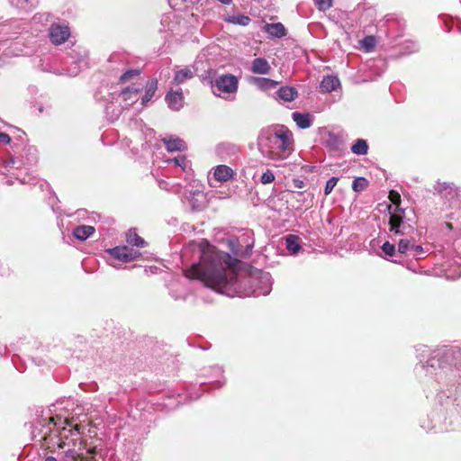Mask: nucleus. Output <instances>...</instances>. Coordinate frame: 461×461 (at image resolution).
Instances as JSON below:
<instances>
[{"label":"nucleus","instance_id":"obj_1","mask_svg":"<svg viewBox=\"0 0 461 461\" xmlns=\"http://www.w3.org/2000/svg\"><path fill=\"white\" fill-rule=\"evenodd\" d=\"M199 261L184 271L185 280L196 279L203 286L229 297H258L272 291L268 272L257 269L246 275L229 270L236 259L208 243L199 249Z\"/></svg>","mask_w":461,"mask_h":461},{"label":"nucleus","instance_id":"obj_2","mask_svg":"<svg viewBox=\"0 0 461 461\" xmlns=\"http://www.w3.org/2000/svg\"><path fill=\"white\" fill-rule=\"evenodd\" d=\"M420 363V372L438 384H451L461 377V349L442 347L430 350L426 345L415 348Z\"/></svg>","mask_w":461,"mask_h":461},{"label":"nucleus","instance_id":"obj_3","mask_svg":"<svg viewBox=\"0 0 461 461\" xmlns=\"http://www.w3.org/2000/svg\"><path fill=\"white\" fill-rule=\"evenodd\" d=\"M294 136L285 126L263 129L258 137V147L260 154L273 161H283L294 151Z\"/></svg>","mask_w":461,"mask_h":461},{"label":"nucleus","instance_id":"obj_4","mask_svg":"<svg viewBox=\"0 0 461 461\" xmlns=\"http://www.w3.org/2000/svg\"><path fill=\"white\" fill-rule=\"evenodd\" d=\"M0 34L8 38L0 41V60L5 62L12 57L29 55V48L23 41L27 40L31 33L21 21L0 24Z\"/></svg>","mask_w":461,"mask_h":461},{"label":"nucleus","instance_id":"obj_5","mask_svg":"<svg viewBox=\"0 0 461 461\" xmlns=\"http://www.w3.org/2000/svg\"><path fill=\"white\" fill-rule=\"evenodd\" d=\"M394 207L390 204L389 211V234L391 238L411 236L418 234L417 219L415 212L411 208L400 207V195L397 193H392Z\"/></svg>","mask_w":461,"mask_h":461},{"label":"nucleus","instance_id":"obj_6","mask_svg":"<svg viewBox=\"0 0 461 461\" xmlns=\"http://www.w3.org/2000/svg\"><path fill=\"white\" fill-rule=\"evenodd\" d=\"M434 191L439 195L447 209L459 206L460 194L458 187L455 184L438 181L434 185Z\"/></svg>","mask_w":461,"mask_h":461},{"label":"nucleus","instance_id":"obj_7","mask_svg":"<svg viewBox=\"0 0 461 461\" xmlns=\"http://www.w3.org/2000/svg\"><path fill=\"white\" fill-rule=\"evenodd\" d=\"M66 63L71 68L68 69L70 76H77L81 70L88 67V52L81 46H74L67 52Z\"/></svg>","mask_w":461,"mask_h":461},{"label":"nucleus","instance_id":"obj_8","mask_svg":"<svg viewBox=\"0 0 461 461\" xmlns=\"http://www.w3.org/2000/svg\"><path fill=\"white\" fill-rule=\"evenodd\" d=\"M238 78L231 74H224L215 77L214 81H210V86L215 95L221 94H233L238 90Z\"/></svg>","mask_w":461,"mask_h":461},{"label":"nucleus","instance_id":"obj_9","mask_svg":"<svg viewBox=\"0 0 461 461\" xmlns=\"http://www.w3.org/2000/svg\"><path fill=\"white\" fill-rule=\"evenodd\" d=\"M71 35L70 28L66 22H53L48 29L50 41L56 46L65 43Z\"/></svg>","mask_w":461,"mask_h":461},{"label":"nucleus","instance_id":"obj_10","mask_svg":"<svg viewBox=\"0 0 461 461\" xmlns=\"http://www.w3.org/2000/svg\"><path fill=\"white\" fill-rule=\"evenodd\" d=\"M437 273L448 280L461 277V256L447 258L437 268Z\"/></svg>","mask_w":461,"mask_h":461},{"label":"nucleus","instance_id":"obj_11","mask_svg":"<svg viewBox=\"0 0 461 461\" xmlns=\"http://www.w3.org/2000/svg\"><path fill=\"white\" fill-rule=\"evenodd\" d=\"M106 253L110 256L109 260L116 259L123 263L131 262L140 257V253L138 250L127 246H117L109 249L106 250Z\"/></svg>","mask_w":461,"mask_h":461},{"label":"nucleus","instance_id":"obj_12","mask_svg":"<svg viewBox=\"0 0 461 461\" xmlns=\"http://www.w3.org/2000/svg\"><path fill=\"white\" fill-rule=\"evenodd\" d=\"M184 197L193 212H201L206 205V196L203 191L185 190Z\"/></svg>","mask_w":461,"mask_h":461},{"label":"nucleus","instance_id":"obj_13","mask_svg":"<svg viewBox=\"0 0 461 461\" xmlns=\"http://www.w3.org/2000/svg\"><path fill=\"white\" fill-rule=\"evenodd\" d=\"M140 88L132 85L121 91L120 96L124 108H129L140 99Z\"/></svg>","mask_w":461,"mask_h":461},{"label":"nucleus","instance_id":"obj_14","mask_svg":"<svg viewBox=\"0 0 461 461\" xmlns=\"http://www.w3.org/2000/svg\"><path fill=\"white\" fill-rule=\"evenodd\" d=\"M165 101L173 111H179L184 106L183 91L179 87L176 90H170L165 96Z\"/></svg>","mask_w":461,"mask_h":461},{"label":"nucleus","instance_id":"obj_15","mask_svg":"<svg viewBox=\"0 0 461 461\" xmlns=\"http://www.w3.org/2000/svg\"><path fill=\"white\" fill-rule=\"evenodd\" d=\"M239 151V147L236 144L230 142H221L216 147V153L222 160H227L231 157L236 156Z\"/></svg>","mask_w":461,"mask_h":461},{"label":"nucleus","instance_id":"obj_16","mask_svg":"<svg viewBox=\"0 0 461 461\" xmlns=\"http://www.w3.org/2000/svg\"><path fill=\"white\" fill-rule=\"evenodd\" d=\"M167 151H184L186 149L185 142L176 136H166L162 139Z\"/></svg>","mask_w":461,"mask_h":461},{"label":"nucleus","instance_id":"obj_17","mask_svg":"<svg viewBox=\"0 0 461 461\" xmlns=\"http://www.w3.org/2000/svg\"><path fill=\"white\" fill-rule=\"evenodd\" d=\"M53 15L50 13H37L32 18V25L35 27V31L41 32L42 28L52 22Z\"/></svg>","mask_w":461,"mask_h":461},{"label":"nucleus","instance_id":"obj_18","mask_svg":"<svg viewBox=\"0 0 461 461\" xmlns=\"http://www.w3.org/2000/svg\"><path fill=\"white\" fill-rule=\"evenodd\" d=\"M10 5L21 13H28L39 5L40 0H8Z\"/></svg>","mask_w":461,"mask_h":461},{"label":"nucleus","instance_id":"obj_19","mask_svg":"<svg viewBox=\"0 0 461 461\" xmlns=\"http://www.w3.org/2000/svg\"><path fill=\"white\" fill-rule=\"evenodd\" d=\"M169 294L175 300H185L189 294V289L179 282H174L169 285Z\"/></svg>","mask_w":461,"mask_h":461},{"label":"nucleus","instance_id":"obj_20","mask_svg":"<svg viewBox=\"0 0 461 461\" xmlns=\"http://www.w3.org/2000/svg\"><path fill=\"white\" fill-rule=\"evenodd\" d=\"M158 79L157 78H149L145 86V94L141 97V105L145 106L147 104L151 101L153 96L155 95V93L158 89Z\"/></svg>","mask_w":461,"mask_h":461},{"label":"nucleus","instance_id":"obj_21","mask_svg":"<svg viewBox=\"0 0 461 461\" xmlns=\"http://www.w3.org/2000/svg\"><path fill=\"white\" fill-rule=\"evenodd\" d=\"M415 242L416 240L414 234H412L411 236L400 237L397 249L398 254H407L410 256V253H411V249Z\"/></svg>","mask_w":461,"mask_h":461},{"label":"nucleus","instance_id":"obj_22","mask_svg":"<svg viewBox=\"0 0 461 461\" xmlns=\"http://www.w3.org/2000/svg\"><path fill=\"white\" fill-rule=\"evenodd\" d=\"M340 86L339 79L336 76H325L321 82L320 87L324 93L335 91Z\"/></svg>","mask_w":461,"mask_h":461},{"label":"nucleus","instance_id":"obj_23","mask_svg":"<svg viewBox=\"0 0 461 461\" xmlns=\"http://www.w3.org/2000/svg\"><path fill=\"white\" fill-rule=\"evenodd\" d=\"M232 176L233 170L226 165H219L214 168L213 176L218 182H225Z\"/></svg>","mask_w":461,"mask_h":461},{"label":"nucleus","instance_id":"obj_24","mask_svg":"<svg viewBox=\"0 0 461 461\" xmlns=\"http://www.w3.org/2000/svg\"><path fill=\"white\" fill-rule=\"evenodd\" d=\"M265 31L274 38H283L286 35V29L281 23H267L265 26Z\"/></svg>","mask_w":461,"mask_h":461},{"label":"nucleus","instance_id":"obj_25","mask_svg":"<svg viewBox=\"0 0 461 461\" xmlns=\"http://www.w3.org/2000/svg\"><path fill=\"white\" fill-rule=\"evenodd\" d=\"M292 118L300 129L304 130V129H308L312 126V120L309 113L294 112L292 113Z\"/></svg>","mask_w":461,"mask_h":461},{"label":"nucleus","instance_id":"obj_26","mask_svg":"<svg viewBox=\"0 0 461 461\" xmlns=\"http://www.w3.org/2000/svg\"><path fill=\"white\" fill-rule=\"evenodd\" d=\"M271 68L264 58H257L252 61L251 71L255 74H268Z\"/></svg>","mask_w":461,"mask_h":461},{"label":"nucleus","instance_id":"obj_27","mask_svg":"<svg viewBox=\"0 0 461 461\" xmlns=\"http://www.w3.org/2000/svg\"><path fill=\"white\" fill-rule=\"evenodd\" d=\"M277 96L285 102L294 101L297 95V90L293 86H282L276 92Z\"/></svg>","mask_w":461,"mask_h":461},{"label":"nucleus","instance_id":"obj_28","mask_svg":"<svg viewBox=\"0 0 461 461\" xmlns=\"http://www.w3.org/2000/svg\"><path fill=\"white\" fill-rule=\"evenodd\" d=\"M194 77V72L190 68H185L175 72L173 82L181 85Z\"/></svg>","mask_w":461,"mask_h":461},{"label":"nucleus","instance_id":"obj_29","mask_svg":"<svg viewBox=\"0 0 461 461\" xmlns=\"http://www.w3.org/2000/svg\"><path fill=\"white\" fill-rule=\"evenodd\" d=\"M95 232V228L89 225H79L73 230L74 237L78 240H86Z\"/></svg>","mask_w":461,"mask_h":461},{"label":"nucleus","instance_id":"obj_30","mask_svg":"<svg viewBox=\"0 0 461 461\" xmlns=\"http://www.w3.org/2000/svg\"><path fill=\"white\" fill-rule=\"evenodd\" d=\"M285 245L286 249L292 255L297 254L302 249L298 236L293 234H289L285 237Z\"/></svg>","mask_w":461,"mask_h":461},{"label":"nucleus","instance_id":"obj_31","mask_svg":"<svg viewBox=\"0 0 461 461\" xmlns=\"http://www.w3.org/2000/svg\"><path fill=\"white\" fill-rule=\"evenodd\" d=\"M123 108L124 107L122 104L116 105L113 103L108 104L105 106V114L108 120L111 122L117 120L122 114Z\"/></svg>","mask_w":461,"mask_h":461},{"label":"nucleus","instance_id":"obj_32","mask_svg":"<svg viewBox=\"0 0 461 461\" xmlns=\"http://www.w3.org/2000/svg\"><path fill=\"white\" fill-rule=\"evenodd\" d=\"M224 21L232 24L247 26L250 23L251 19L248 15L238 14L228 15L224 18Z\"/></svg>","mask_w":461,"mask_h":461},{"label":"nucleus","instance_id":"obj_33","mask_svg":"<svg viewBox=\"0 0 461 461\" xmlns=\"http://www.w3.org/2000/svg\"><path fill=\"white\" fill-rule=\"evenodd\" d=\"M126 241L129 245L138 248L144 247L146 244V241L132 230L128 232Z\"/></svg>","mask_w":461,"mask_h":461},{"label":"nucleus","instance_id":"obj_34","mask_svg":"<svg viewBox=\"0 0 461 461\" xmlns=\"http://www.w3.org/2000/svg\"><path fill=\"white\" fill-rule=\"evenodd\" d=\"M352 153L356 155H366L368 151V145L366 140L363 139H357L351 147Z\"/></svg>","mask_w":461,"mask_h":461},{"label":"nucleus","instance_id":"obj_35","mask_svg":"<svg viewBox=\"0 0 461 461\" xmlns=\"http://www.w3.org/2000/svg\"><path fill=\"white\" fill-rule=\"evenodd\" d=\"M429 252V249L428 247H422L421 245H417L416 242L411 249V253L410 256L415 258L416 260L421 259L426 257V255Z\"/></svg>","mask_w":461,"mask_h":461},{"label":"nucleus","instance_id":"obj_36","mask_svg":"<svg viewBox=\"0 0 461 461\" xmlns=\"http://www.w3.org/2000/svg\"><path fill=\"white\" fill-rule=\"evenodd\" d=\"M419 49V44L416 41H407L402 45L401 51L403 55H410L417 52Z\"/></svg>","mask_w":461,"mask_h":461},{"label":"nucleus","instance_id":"obj_37","mask_svg":"<svg viewBox=\"0 0 461 461\" xmlns=\"http://www.w3.org/2000/svg\"><path fill=\"white\" fill-rule=\"evenodd\" d=\"M257 86L262 90H269L276 86L277 82L266 77L256 78Z\"/></svg>","mask_w":461,"mask_h":461},{"label":"nucleus","instance_id":"obj_38","mask_svg":"<svg viewBox=\"0 0 461 461\" xmlns=\"http://www.w3.org/2000/svg\"><path fill=\"white\" fill-rule=\"evenodd\" d=\"M326 145L334 150H339L341 146V140L336 134L329 133L326 140Z\"/></svg>","mask_w":461,"mask_h":461},{"label":"nucleus","instance_id":"obj_39","mask_svg":"<svg viewBox=\"0 0 461 461\" xmlns=\"http://www.w3.org/2000/svg\"><path fill=\"white\" fill-rule=\"evenodd\" d=\"M140 74V70L138 68L128 69L122 74L119 80L121 83H125L133 77H138Z\"/></svg>","mask_w":461,"mask_h":461},{"label":"nucleus","instance_id":"obj_40","mask_svg":"<svg viewBox=\"0 0 461 461\" xmlns=\"http://www.w3.org/2000/svg\"><path fill=\"white\" fill-rule=\"evenodd\" d=\"M381 249L383 251V253L384 254V257L387 258H391V257H393V256H396V249H395V245L394 244H392L390 243L389 241H385L382 247H381Z\"/></svg>","mask_w":461,"mask_h":461},{"label":"nucleus","instance_id":"obj_41","mask_svg":"<svg viewBox=\"0 0 461 461\" xmlns=\"http://www.w3.org/2000/svg\"><path fill=\"white\" fill-rule=\"evenodd\" d=\"M367 186V180L365 177H357L352 182V189L355 192H361Z\"/></svg>","mask_w":461,"mask_h":461},{"label":"nucleus","instance_id":"obj_42","mask_svg":"<svg viewBox=\"0 0 461 461\" xmlns=\"http://www.w3.org/2000/svg\"><path fill=\"white\" fill-rule=\"evenodd\" d=\"M167 162H173L176 167H179L183 171L188 167V161L185 156H178L175 158L168 159Z\"/></svg>","mask_w":461,"mask_h":461},{"label":"nucleus","instance_id":"obj_43","mask_svg":"<svg viewBox=\"0 0 461 461\" xmlns=\"http://www.w3.org/2000/svg\"><path fill=\"white\" fill-rule=\"evenodd\" d=\"M339 181V177L337 176H332L330 177L327 182H326V185H325V187H324V194L325 195H328L330 194L332 190L334 189V187L336 186L337 183Z\"/></svg>","mask_w":461,"mask_h":461},{"label":"nucleus","instance_id":"obj_44","mask_svg":"<svg viewBox=\"0 0 461 461\" xmlns=\"http://www.w3.org/2000/svg\"><path fill=\"white\" fill-rule=\"evenodd\" d=\"M275 180V175L272 170H266L260 176V182L264 185L270 184Z\"/></svg>","mask_w":461,"mask_h":461},{"label":"nucleus","instance_id":"obj_45","mask_svg":"<svg viewBox=\"0 0 461 461\" xmlns=\"http://www.w3.org/2000/svg\"><path fill=\"white\" fill-rule=\"evenodd\" d=\"M66 456L70 457L73 461H83L84 457L82 456V454L77 452L74 449H68L66 451Z\"/></svg>","mask_w":461,"mask_h":461},{"label":"nucleus","instance_id":"obj_46","mask_svg":"<svg viewBox=\"0 0 461 461\" xmlns=\"http://www.w3.org/2000/svg\"><path fill=\"white\" fill-rule=\"evenodd\" d=\"M315 5L319 10L325 11L332 5V0H315Z\"/></svg>","mask_w":461,"mask_h":461},{"label":"nucleus","instance_id":"obj_47","mask_svg":"<svg viewBox=\"0 0 461 461\" xmlns=\"http://www.w3.org/2000/svg\"><path fill=\"white\" fill-rule=\"evenodd\" d=\"M214 74H215V71L212 70V69H210L208 71H206L203 75V84H207L210 86V81H214Z\"/></svg>","mask_w":461,"mask_h":461},{"label":"nucleus","instance_id":"obj_48","mask_svg":"<svg viewBox=\"0 0 461 461\" xmlns=\"http://www.w3.org/2000/svg\"><path fill=\"white\" fill-rule=\"evenodd\" d=\"M362 44L364 46V48L366 50H371L374 49L375 47V41H374V38L372 36H367L366 38H364L363 41H362Z\"/></svg>","mask_w":461,"mask_h":461},{"label":"nucleus","instance_id":"obj_49","mask_svg":"<svg viewBox=\"0 0 461 461\" xmlns=\"http://www.w3.org/2000/svg\"><path fill=\"white\" fill-rule=\"evenodd\" d=\"M11 142V137L5 133L0 131V143L1 144H9Z\"/></svg>","mask_w":461,"mask_h":461},{"label":"nucleus","instance_id":"obj_50","mask_svg":"<svg viewBox=\"0 0 461 461\" xmlns=\"http://www.w3.org/2000/svg\"><path fill=\"white\" fill-rule=\"evenodd\" d=\"M293 194H294V198L296 199L297 202H299V203L304 202L305 197H304L303 192L298 191V192H293Z\"/></svg>","mask_w":461,"mask_h":461},{"label":"nucleus","instance_id":"obj_51","mask_svg":"<svg viewBox=\"0 0 461 461\" xmlns=\"http://www.w3.org/2000/svg\"><path fill=\"white\" fill-rule=\"evenodd\" d=\"M293 184H294V186L298 189L303 188L305 185V183L299 178L293 179Z\"/></svg>","mask_w":461,"mask_h":461},{"label":"nucleus","instance_id":"obj_52","mask_svg":"<svg viewBox=\"0 0 461 461\" xmlns=\"http://www.w3.org/2000/svg\"><path fill=\"white\" fill-rule=\"evenodd\" d=\"M81 426L79 424H76L72 427V429H69L70 434L73 435H79L81 434Z\"/></svg>","mask_w":461,"mask_h":461},{"label":"nucleus","instance_id":"obj_53","mask_svg":"<svg viewBox=\"0 0 461 461\" xmlns=\"http://www.w3.org/2000/svg\"><path fill=\"white\" fill-rule=\"evenodd\" d=\"M212 370L214 372L215 375H221L223 374L222 367L219 366H212Z\"/></svg>","mask_w":461,"mask_h":461},{"label":"nucleus","instance_id":"obj_54","mask_svg":"<svg viewBox=\"0 0 461 461\" xmlns=\"http://www.w3.org/2000/svg\"><path fill=\"white\" fill-rule=\"evenodd\" d=\"M225 384V379L223 380H215L212 382V385L216 388H221Z\"/></svg>","mask_w":461,"mask_h":461},{"label":"nucleus","instance_id":"obj_55","mask_svg":"<svg viewBox=\"0 0 461 461\" xmlns=\"http://www.w3.org/2000/svg\"><path fill=\"white\" fill-rule=\"evenodd\" d=\"M201 395V393H190L188 398L190 399V401L197 400L200 398Z\"/></svg>","mask_w":461,"mask_h":461},{"label":"nucleus","instance_id":"obj_56","mask_svg":"<svg viewBox=\"0 0 461 461\" xmlns=\"http://www.w3.org/2000/svg\"><path fill=\"white\" fill-rule=\"evenodd\" d=\"M87 453L90 454V455H95L96 454V447H90L89 449H87Z\"/></svg>","mask_w":461,"mask_h":461},{"label":"nucleus","instance_id":"obj_57","mask_svg":"<svg viewBox=\"0 0 461 461\" xmlns=\"http://www.w3.org/2000/svg\"><path fill=\"white\" fill-rule=\"evenodd\" d=\"M44 461H58V459L55 456H48L45 457Z\"/></svg>","mask_w":461,"mask_h":461},{"label":"nucleus","instance_id":"obj_58","mask_svg":"<svg viewBox=\"0 0 461 461\" xmlns=\"http://www.w3.org/2000/svg\"><path fill=\"white\" fill-rule=\"evenodd\" d=\"M445 225L447 229L451 230L452 229V225L451 223H448V222H445Z\"/></svg>","mask_w":461,"mask_h":461},{"label":"nucleus","instance_id":"obj_59","mask_svg":"<svg viewBox=\"0 0 461 461\" xmlns=\"http://www.w3.org/2000/svg\"><path fill=\"white\" fill-rule=\"evenodd\" d=\"M20 182H21L22 184L30 183L29 181H28V182H26V180H25L24 178L20 179Z\"/></svg>","mask_w":461,"mask_h":461},{"label":"nucleus","instance_id":"obj_60","mask_svg":"<svg viewBox=\"0 0 461 461\" xmlns=\"http://www.w3.org/2000/svg\"><path fill=\"white\" fill-rule=\"evenodd\" d=\"M8 164H12V165H14V164H15V161H14V158H12V159H11V160L9 161V163H8Z\"/></svg>","mask_w":461,"mask_h":461},{"label":"nucleus","instance_id":"obj_61","mask_svg":"<svg viewBox=\"0 0 461 461\" xmlns=\"http://www.w3.org/2000/svg\"><path fill=\"white\" fill-rule=\"evenodd\" d=\"M230 244L233 245L234 244V240H230Z\"/></svg>","mask_w":461,"mask_h":461},{"label":"nucleus","instance_id":"obj_62","mask_svg":"<svg viewBox=\"0 0 461 461\" xmlns=\"http://www.w3.org/2000/svg\"><path fill=\"white\" fill-rule=\"evenodd\" d=\"M253 247V244L248 245V248L251 249Z\"/></svg>","mask_w":461,"mask_h":461},{"label":"nucleus","instance_id":"obj_63","mask_svg":"<svg viewBox=\"0 0 461 461\" xmlns=\"http://www.w3.org/2000/svg\"><path fill=\"white\" fill-rule=\"evenodd\" d=\"M2 355H3V353H2V352H0V356H2Z\"/></svg>","mask_w":461,"mask_h":461}]
</instances>
